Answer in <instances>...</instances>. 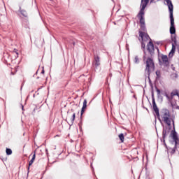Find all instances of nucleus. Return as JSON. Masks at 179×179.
I'll list each match as a JSON object with an SVG mask.
<instances>
[{"label": "nucleus", "mask_w": 179, "mask_h": 179, "mask_svg": "<svg viewBox=\"0 0 179 179\" xmlns=\"http://www.w3.org/2000/svg\"><path fill=\"white\" fill-rule=\"evenodd\" d=\"M141 48L143 49L145 54L143 57V62L145 64V72L149 78L152 72H155V62L153 61V57H152L155 55V45L153 44V42H152V39H150V41L147 45V50L148 51L150 57H146V52L145 51L146 45H145V43L143 42L141 43Z\"/></svg>", "instance_id": "obj_1"}, {"label": "nucleus", "mask_w": 179, "mask_h": 179, "mask_svg": "<svg viewBox=\"0 0 179 179\" xmlns=\"http://www.w3.org/2000/svg\"><path fill=\"white\" fill-rule=\"evenodd\" d=\"M148 3H149V0H141V10L137 15V17H139L141 29L143 31H146V24H145V9L146 6H148Z\"/></svg>", "instance_id": "obj_2"}, {"label": "nucleus", "mask_w": 179, "mask_h": 179, "mask_svg": "<svg viewBox=\"0 0 179 179\" xmlns=\"http://www.w3.org/2000/svg\"><path fill=\"white\" fill-rule=\"evenodd\" d=\"M166 2V5L169 8V17L171 20V27H170V34H174L176 33V26H174V17L173 16V10L174 9V6H173V3L171 0H165Z\"/></svg>", "instance_id": "obj_3"}, {"label": "nucleus", "mask_w": 179, "mask_h": 179, "mask_svg": "<svg viewBox=\"0 0 179 179\" xmlns=\"http://www.w3.org/2000/svg\"><path fill=\"white\" fill-rule=\"evenodd\" d=\"M162 121L168 125V127H171V119L170 118V111L166 108H163L161 112L160 115Z\"/></svg>", "instance_id": "obj_4"}, {"label": "nucleus", "mask_w": 179, "mask_h": 179, "mask_svg": "<svg viewBox=\"0 0 179 179\" xmlns=\"http://www.w3.org/2000/svg\"><path fill=\"white\" fill-rule=\"evenodd\" d=\"M171 34H174V35L171 36V40L173 41L172 49L169 52V56L173 57L174 55V52H176V47H177V45H179L177 44V35H176V33Z\"/></svg>", "instance_id": "obj_5"}, {"label": "nucleus", "mask_w": 179, "mask_h": 179, "mask_svg": "<svg viewBox=\"0 0 179 179\" xmlns=\"http://www.w3.org/2000/svg\"><path fill=\"white\" fill-rule=\"evenodd\" d=\"M161 59H159V64L164 65V66H169V57L166 55H161Z\"/></svg>", "instance_id": "obj_6"}, {"label": "nucleus", "mask_w": 179, "mask_h": 179, "mask_svg": "<svg viewBox=\"0 0 179 179\" xmlns=\"http://www.w3.org/2000/svg\"><path fill=\"white\" fill-rule=\"evenodd\" d=\"M152 107L159 121L162 122V119H160V113L159 112V108H157V105H156V101H155L154 97H152Z\"/></svg>", "instance_id": "obj_7"}, {"label": "nucleus", "mask_w": 179, "mask_h": 179, "mask_svg": "<svg viewBox=\"0 0 179 179\" xmlns=\"http://www.w3.org/2000/svg\"><path fill=\"white\" fill-rule=\"evenodd\" d=\"M172 138L173 139V142H175V148H179V139L178 136H177V132L176 131H172Z\"/></svg>", "instance_id": "obj_8"}, {"label": "nucleus", "mask_w": 179, "mask_h": 179, "mask_svg": "<svg viewBox=\"0 0 179 179\" xmlns=\"http://www.w3.org/2000/svg\"><path fill=\"white\" fill-rule=\"evenodd\" d=\"M92 65H93V66H94V68H96V69H97V68H99V66H100V57L94 56V59L92 63Z\"/></svg>", "instance_id": "obj_9"}, {"label": "nucleus", "mask_w": 179, "mask_h": 179, "mask_svg": "<svg viewBox=\"0 0 179 179\" xmlns=\"http://www.w3.org/2000/svg\"><path fill=\"white\" fill-rule=\"evenodd\" d=\"M139 36L143 40V41H148V40H150V37L149 36V34L143 32V31H139Z\"/></svg>", "instance_id": "obj_10"}, {"label": "nucleus", "mask_w": 179, "mask_h": 179, "mask_svg": "<svg viewBox=\"0 0 179 179\" xmlns=\"http://www.w3.org/2000/svg\"><path fill=\"white\" fill-rule=\"evenodd\" d=\"M169 134H170V129H167V127L164 128L162 131V139L164 142L165 141L164 139H166V136H167Z\"/></svg>", "instance_id": "obj_11"}, {"label": "nucleus", "mask_w": 179, "mask_h": 179, "mask_svg": "<svg viewBox=\"0 0 179 179\" xmlns=\"http://www.w3.org/2000/svg\"><path fill=\"white\" fill-rule=\"evenodd\" d=\"M87 107V101L86 99L83 101V105L81 109V115H83V113H85V109Z\"/></svg>", "instance_id": "obj_12"}, {"label": "nucleus", "mask_w": 179, "mask_h": 179, "mask_svg": "<svg viewBox=\"0 0 179 179\" xmlns=\"http://www.w3.org/2000/svg\"><path fill=\"white\" fill-rule=\"evenodd\" d=\"M34 160H36V151L34 152V154L32 156L31 159L29 162V166H28V170H30V166L34 163Z\"/></svg>", "instance_id": "obj_13"}, {"label": "nucleus", "mask_w": 179, "mask_h": 179, "mask_svg": "<svg viewBox=\"0 0 179 179\" xmlns=\"http://www.w3.org/2000/svg\"><path fill=\"white\" fill-rule=\"evenodd\" d=\"M20 12L24 17H27V12L25 10H22V7H20Z\"/></svg>", "instance_id": "obj_14"}, {"label": "nucleus", "mask_w": 179, "mask_h": 179, "mask_svg": "<svg viewBox=\"0 0 179 179\" xmlns=\"http://www.w3.org/2000/svg\"><path fill=\"white\" fill-rule=\"evenodd\" d=\"M171 97H174V96H179L178 91L176 90L171 93Z\"/></svg>", "instance_id": "obj_15"}, {"label": "nucleus", "mask_w": 179, "mask_h": 179, "mask_svg": "<svg viewBox=\"0 0 179 179\" xmlns=\"http://www.w3.org/2000/svg\"><path fill=\"white\" fill-rule=\"evenodd\" d=\"M6 153L8 156L12 155V150L10 148H6Z\"/></svg>", "instance_id": "obj_16"}, {"label": "nucleus", "mask_w": 179, "mask_h": 179, "mask_svg": "<svg viewBox=\"0 0 179 179\" xmlns=\"http://www.w3.org/2000/svg\"><path fill=\"white\" fill-rule=\"evenodd\" d=\"M155 74H156V79H159V78H161V73H160V71L157 70L156 72H155Z\"/></svg>", "instance_id": "obj_17"}, {"label": "nucleus", "mask_w": 179, "mask_h": 179, "mask_svg": "<svg viewBox=\"0 0 179 179\" xmlns=\"http://www.w3.org/2000/svg\"><path fill=\"white\" fill-rule=\"evenodd\" d=\"M119 138H120L121 142H124V134H120L119 135Z\"/></svg>", "instance_id": "obj_18"}, {"label": "nucleus", "mask_w": 179, "mask_h": 179, "mask_svg": "<svg viewBox=\"0 0 179 179\" xmlns=\"http://www.w3.org/2000/svg\"><path fill=\"white\" fill-rule=\"evenodd\" d=\"M75 116H76V113H73L71 118V124H73V121H75Z\"/></svg>", "instance_id": "obj_19"}, {"label": "nucleus", "mask_w": 179, "mask_h": 179, "mask_svg": "<svg viewBox=\"0 0 179 179\" xmlns=\"http://www.w3.org/2000/svg\"><path fill=\"white\" fill-rule=\"evenodd\" d=\"M134 62H135V64H139V58L138 57V56L135 57Z\"/></svg>", "instance_id": "obj_20"}, {"label": "nucleus", "mask_w": 179, "mask_h": 179, "mask_svg": "<svg viewBox=\"0 0 179 179\" xmlns=\"http://www.w3.org/2000/svg\"><path fill=\"white\" fill-rule=\"evenodd\" d=\"M176 149H177V148H176V144H175V146L174 148L171 150V155H174L176 153Z\"/></svg>", "instance_id": "obj_21"}, {"label": "nucleus", "mask_w": 179, "mask_h": 179, "mask_svg": "<svg viewBox=\"0 0 179 179\" xmlns=\"http://www.w3.org/2000/svg\"><path fill=\"white\" fill-rule=\"evenodd\" d=\"M164 96H165V97H166L167 100H171V98H170V96H169L167 92L164 93Z\"/></svg>", "instance_id": "obj_22"}, {"label": "nucleus", "mask_w": 179, "mask_h": 179, "mask_svg": "<svg viewBox=\"0 0 179 179\" xmlns=\"http://www.w3.org/2000/svg\"><path fill=\"white\" fill-rule=\"evenodd\" d=\"M155 43L157 44V45H160V44H161V45L163 44V43H162V41H157Z\"/></svg>", "instance_id": "obj_23"}, {"label": "nucleus", "mask_w": 179, "mask_h": 179, "mask_svg": "<svg viewBox=\"0 0 179 179\" xmlns=\"http://www.w3.org/2000/svg\"><path fill=\"white\" fill-rule=\"evenodd\" d=\"M157 93L158 96H160V90L157 88Z\"/></svg>", "instance_id": "obj_24"}, {"label": "nucleus", "mask_w": 179, "mask_h": 179, "mask_svg": "<svg viewBox=\"0 0 179 179\" xmlns=\"http://www.w3.org/2000/svg\"><path fill=\"white\" fill-rule=\"evenodd\" d=\"M158 54H160V50H159V48L158 47H155Z\"/></svg>", "instance_id": "obj_25"}, {"label": "nucleus", "mask_w": 179, "mask_h": 179, "mask_svg": "<svg viewBox=\"0 0 179 179\" xmlns=\"http://www.w3.org/2000/svg\"><path fill=\"white\" fill-rule=\"evenodd\" d=\"M129 45L128 44H127V45H126V48H127V50H129Z\"/></svg>", "instance_id": "obj_26"}, {"label": "nucleus", "mask_w": 179, "mask_h": 179, "mask_svg": "<svg viewBox=\"0 0 179 179\" xmlns=\"http://www.w3.org/2000/svg\"><path fill=\"white\" fill-rule=\"evenodd\" d=\"M157 1H159V0H157ZM153 2H155V0H150V3H153Z\"/></svg>", "instance_id": "obj_27"}, {"label": "nucleus", "mask_w": 179, "mask_h": 179, "mask_svg": "<svg viewBox=\"0 0 179 179\" xmlns=\"http://www.w3.org/2000/svg\"><path fill=\"white\" fill-rule=\"evenodd\" d=\"M44 72H45L44 69H43L42 71H41L42 75H44Z\"/></svg>", "instance_id": "obj_28"}, {"label": "nucleus", "mask_w": 179, "mask_h": 179, "mask_svg": "<svg viewBox=\"0 0 179 179\" xmlns=\"http://www.w3.org/2000/svg\"><path fill=\"white\" fill-rule=\"evenodd\" d=\"M172 122H173V125L174 127V120H172Z\"/></svg>", "instance_id": "obj_29"}, {"label": "nucleus", "mask_w": 179, "mask_h": 179, "mask_svg": "<svg viewBox=\"0 0 179 179\" xmlns=\"http://www.w3.org/2000/svg\"><path fill=\"white\" fill-rule=\"evenodd\" d=\"M178 110H179V106L177 107Z\"/></svg>", "instance_id": "obj_30"}, {"label": "nucleus", "mask_w": 179, "mask_h": 179, "mask_svg": "<svg viewBox=\"0 0 179 179\" xmlns=\"http://www.w3.org/2000/svg\"><path fill=\"white\" fill-rule=\"evenodd\" d=\"M22 110H23V106H22Z\"/></svg>", "instance_id": "obj_31"}]
</instances>
